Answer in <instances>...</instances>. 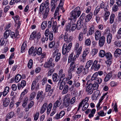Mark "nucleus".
<instances>
[{
  "mask_svg": "<svg viewBox=\"0 0 121 121\" xmlns=\"http://www.w3.org/2000/svg\"><path fill=\"white\" fill-rule=\"evenodd\" d=\"M112 36L111 34H108L107 36V42L108 44L110 43L111 41Z\"/></svg>",
  "mask_w": 121,
  "mask_h": 121,
  "instance_id": "42",
  "label": "nucleus"
},
{
  "mask_svg": "<svg viewBox=\"0 0 121 121\" xmlns=\"http://www.w3.org/2000/svg\"><path fill=\"white\" fill-rule=\"evenodd\" d=\"M86 69L84 68V66L82 65H81L78 67L76 71V73L77 74H79L81 73L83 70V73L84 74H86L88 72Z\"/></svg>",
  "mask_w": 121,
  "mask_h": 121,
  "instance_id": "4",
  "label": "nucleus"
},
{
  "mask_svg": "<svg viewBox=\"0 0 121 121\" xmlns=\"http://www.w3.org/2000/svg\"><path fill=\"white\" fill-rule=\"evenodd\" d=\"M98 62V61L97 60H95L94 61L91 67V69L92 70L94 69L95 70V69L96 67V65L97 64Z\"/></svg>",
  "mask_w": 121,
  "mask_h": 121,
  "instance_id": "55",
  "label": "nucleus"
},
{
  "mask_svg": "<svg viewBox=\"0 0 121 121\" xmlns=\"http://www.w3.org/2000/svg\"><path fill=\"white\" fill-rule=\"evenodd\" d=\"M21 75L19 74H18L15 77L14 79V80L16 82H18L21 80Z\"/></svg>",
  "mask_w": 121,
  "mask_h": 121,
  "instance_id": "39",
  "label": "nucleus"
},
{
  "mask_svg": "<svg viewBox=\"0 0 121 121\" xmlns=\"http://www.w3.org/2000/svg\"><path fill=\"white\" fill-rule=\"evenodd\" d=\"M69 101H63V105L66 107H68L69 105Z\"/></svg>",
  "mask_w": 121,
  "mask_h": 121,
  "instance_id": "57",
  "label": "nucleus"
},
{
  "mask_svg": "<svg viewBox=\"0 0 121 121\" xmlns=\"http://www.w3.org/2000/svg\"><path fill=\"white\" fill-rule=\"evenodd\" d=\"M98 115L99 116L102 117H103L105 116L106 114V112L105 113L103 111H101L97 113Z\"/></svg>",
  "mask_w": 121,
  "mask_h": 121,
  "instance_id": "58",
  "label": "nucleus"
},
{
  "mask_svg": "<svg viewBox=\"0 0 121 121\" xmlns=\"http://www.w3.org/2000/svg\"><path fill=\"white\" fill-rule=\"evenodd\" d=\"M101 35V31L97 30L95 33V39L97 41L98 40Z\"/></svg>",
  "mask_w": 121,
  "mask_h": 121,
  "instance_id": "16",
  "label": "nucleus"
},
{
  "mask_svg": "<svg viewBox=\"0 0 121 121\" xmlns=\"http://www.w3.org/2000/svg\"><path fill=\"white\" fill-rule=\"evenodd\" d=\"M51 85L47 84L45 88V91L46 92H48L49 91V94L51 95L53 92L52 89H51Z\"/></svg>",
  "mask_w": 121,
  "mask_h": 121,
  "instance_id": "18",
  "label": "nucleus"
},
{
  "mask_svg": "<svg viewBox=\"0 0 121 121\" xmlns=\"http://www.w3.org/2000/svg\"><path fill=\"white\" fill-rule=\"evenodd\" d=\"M39 83H37L36 80L32 82L31 87V90L33 91L35 89L36 90L39 89Z\"/></svg>",
  "mask_w": 121,
  "mask_h": 121,
  "instance_id": "9",
  "label": "nucleus"
},
{
  "mask_svg": "<svg viewBox=\"0 0 121 121\" xmlns=\"http://www.w3.org/2000/svg\"><path fill=\"white\" fill-rule=\"evenodd\" d=\"M105 51L104 50H101L99 52V56L100 57H103L105 56Z\"/></svg>",
  "mask_w": 121,
  "mask_h": 121,
  "instance_id": "48",
  "label": "nucleus"
},
{
  "mask_svg": "<svg viewBox=\"0 0 121 121\" xmlns=\"http://www.w3.org/2000/svg\"><path fill=\"white\" fill-rule=\"evenodd\" d=\"M28 90L27 89H25L24 90L22 93L20 97L19 98L21 100L22 99L24 95L26 94L28 92Z\"/></svg>",
  "mask_w": 121,
  "mask_h": 121,
  "instance_id": "49",
  "label": "nucleus"
},
{
  "mask_svg": "<svg viewBox=\"0 0 121 121\" xmlns=\"http://www.w3.org/2000/svg\"><path fill=\"white\" fill-rule=\"evenodd\" d=\"M11 30H6L4 33V39H7L10 35Z\"/></svg>",
  "mask_w": 121,
  "mask_h": 121,
  "instance_id": "30",
  "label": "nucleus"
},
{
  "mask_svg": "<svg viewBox=\"0 0 121 121\" xmlns=\"http://www.w3.org/2000/svg\"><path fill=\"white\" fill-rule=\"evenodd\" d=\"M82 46H80L79 48L78 49V50L77 51L76 53V57L77 58L78 57L80 54L82 52Z\"/></svg>",
  "mask_w": 121,
  "mask_h": 121,
  "instance_id": "53",
  "label": "nucleus"
},
{
  "mask_svg": "<svg viewBox=\"0 0 121 121\" xmlns=\"http://www.w3.org/2000/svg\"><path fill=\"white\" fill-rule=\"evenodd\" d=\"M97 72L95 73L93 75L91 78V80L92 81L95 80L96 78H97L98 75Z\"/></svg>",
  "mask_w": 121,
  "mask_h": 121,
  "instance_id": "56",
  "label": "nucleus"
},
{
  "mask_svg": "<svg viewBox=\"0 0 121 121\" xmlns=\"http://www.w3.org/2000/svg\"><path fill=\"white\" fill-rule=\"evenodd\" d=\"M18 35H19V32L17 31V30L15 32L11 31L10 36L12 38L14 39L16 38Z\"/></svg>",
  "mask_w": 121,
  "mask_h": 121,
  "instance_id": "19",
  "label": "nucleus"
},
{
  "mask_svg": "<svg viewBox=\"0 0 121 121\" xmlns=\"http://www.w3.org/2000/svg\"><path fill=\"white\" fill-rule=\"evenodd\" d=\"M62 103V101L61 98L60 97L54 103L53 107L55 108H56L60 105Z\"/></svg>",
  "mask_w": 121,
  "mask_h": 121,
  "instance_id": "15",
  "label": "nucleus"
},
{
  "mask_svg": "<svg viewBox=\"0 0 121 121\" xmlns=\"http://www.w3.org/2000/svg\"><path fill=\"white\" fill-rule=\"evenodd\" d=\"M26 41H25L22 44L21 47V53H23L25 52V50L26 48Z\"/></svg>",
  "mask_w": 121,
  "mask_h": 121,
  "instance_id": "27",
  "label": "nucleus"
},
{
  "mask_svg": "<svg viewBox=\"0 0 121 121\" xmlns=\"http://www.w3.org/2000/svg\"><path fill=\"white\" fill-rule=\"evenodd\" d=\"M72 73H68V76L67 78H65L64 79L65 80L68 81L70 80L72 78Z\"/></svg>",
  "mask_w": 121,
  "mask_h": 121,
  "instance_id": "52",
  "label": "nucleus"
},
{
  "mask_svg": "<svg viewBox=\"0 0 121 121\" xmlns=\"http://www.w3.org/2000/svg\"><path fill=\"white\" fill-rule=\"evenodd\" d=\"M10 102V99L9 98H7L4 99L3 101V105L4 107H6L9 104Z\"/></svg>",
  "mask_w": 121,
  "mask_h": 121,
  "instance_id": "20",
  "label": "nucleus"
},
{
  "mask_svg": "<svg viewBox=\"0 0 121 121\" xmlns=\"http://www.w3.org/2000/svg\"><path fill=\"white\" fill-rule=\"evenodd\" d=\"M52 106V103H50L47 107V113L48 115L50 112Z\"/></svg>",
  "mask_w": 121,
  "mask_h": 121,
  "instance_id": "44",
  "label": "nucleus"
},
{
  "mask_svg": "<svg viewBox=\"0 0 121 121\" xmlns=\"http://www.w3.org/2000/svg\"><path fill=\"white\" fill-rule=\"evenodd\" d=\"M48 106V104L47 103H44L42 106L40 110V112L41 114L43 113L46 110Z\"/></svg>",
  "mask_w": 121,
  "mask_h": 121,
  "instance_id": "22",
  "label": "nucleus"
},
{
  "mask_svg": "<svg viewBox=\"0 0 121 121\" xmlns=\"http://www.w3.org/2000/svg\"><path fill=\"white\" fill-rule=\"evenodd\" d=\"M70 36L67 32H66L64 35V40L66 42H69L70 41Z\"/></svg>",
  "mask_w": 121,
  "mask_h": 121,
  "instance_id": "23",
  "label": "nucleus"
},
{
  "mask_svg": "<svg viewBox=\"0 0 121 121\" xmlns=\"http://www.w3.org/2000/svg\"><path fill=\"white\" fill-rule=\"evenodd\" d=\"M100 8L98 6H97L95 8L94 11L93 15H96V20L97 23H98L100 20V17L98 15H97L100 10Z\"/></svg>",
  "mask_w": 121,
  "mask_h": 121,
  "instance_id": "7",
  "label": "nucleus"
},
{
  "mask_svg": "<svg viewBox=\"0 0 121 121\" xmlns=\"http://www.w3.org/2000/svg\"><path fill=\"white\" fill-rule=\"evenodd\" d=\"M52 79L53 81L54 82H56L59 80V77L56 73H54L53 74Z\"/></svg>",
  "mask_w": 121,
  "mask_h": 121,
  "instance_id": "31",
  "label": "nucleus"
},
{
  "mask_svg": "<svg viewBox=\"0 0 121 121\" xmlns=\"http://www.w3.org/2000/svg\"><path fill=\"white\" fill-rule=\"evenodd\" d=\"M112 77V73L111 72L108 73L105 77L104 78V81L106 82L109 81Z\"/></svg>",
  "mask_w": 121,
  "mask_h": 121,
  "instance_id": "28",
  "label": "nucleus"
},
{
  "mask_svg": "<svg viewBox=\"0 0 121 121\" xmlns=\"http://www.w3.org/2000/svg\"><path fill=\"white\" fill-rule=\"evenodd\" d=\"M12 18L14 20L16 24L15 26L17 27V30L19 29L21 25V23L20 22L18 21V22L17 20H18L19 19V17L18 15H16L15 17H12Z\"/></svg>",
  "mask_w": 121,
  "mask_h": 121,
  "instance_id": "8",
  "label": "nucleus"
},
{
  "mask_svg": "<svg viewBox=\"0 0 121 121\" xmlns=\"http://www.w3.org/2000/svg\"><path fill=\"white\" fill-rule=\"evenodd\" d=\"M9 87L8 86H6L4 89V91L3 92H1L2 93V95L3 96H6L9 92Z\"/></svg>",
  "mask_w": 121,
  "mask_h": 121,
  "instance_id": "21",
  "label": "nucleus"
},
{
  "mask_svg": "<svg viewBox=\"0 0 121 121\" xmlns=\"http://www.w3.org/2000/svg\"><path fill=\"white\" fill-rule=\"evenodd\" d=\"M47 26V23L46 21H44L42 22L41 26V28L42 30L44 29Z\"/></svg>",
  "mask_w": 121,
  "mask_h": 121,
  "instance_id": "50",
  "label": "nucleus"
},
{
  "mask_svg": "<svg viewBox=\"0 0 121 121\" xmlns=\"http://www.w3.org/2000/svg\"><path fill=\"white\" fill-rule=\"evenodd\" d=\"M80 9V7H78L71 12L70 17L72 19H76L79 17L81 13Z\"/></svg>",
  "mask_w": 121,
  "mask_h": 121,
  "instance_id": "1",
  "label": "nucleus"
},
{
  "mask_svg": "<svg viewBox=\"0 0 121 121\" xmlns=\"http://www.w3.org/2000/svg\"><path fill=\"white\" fill-rule=\"evenodd\" d=\"M75 64L74 61L72 62L70 64L69 68L74 69L75 67Z\"/></svg>",
  "mask_w": 121,
  "mask_h": 121,
  "instance_id": "63",
  "label": "nucleus"
},
{
  "mask_svg": "<svg viewBox=\"0 0 121 121\" xmlns=\"http://www.w3.org/2000/svg\"><path fill=\"white\" fill-rule=\"evenodd\" d=\"M105 56L106 58L108 59H112V56L110 52H107L105 53Z\"/></svg>",
  "mask_w": 121,
  "mask_h": 121,
  "instance_id": "51",
  "label": "nucleus"
},
{
  "mask_svg": "<svg viewBox=\"0 0 121 121\" xmlns=\"http://www.w3.org/2000/svg\"><path fill=\"white\" fill-rule=\"evenodd\" d=\"M35 95V92H33L30 95V98L29 99L30 100H32L34 98Z\"/></svg>",
  "mask_w": 121,
  "mask_h": 121,
  "instance_id": "61",
  "label": "nucleus"
},
{
  "mask_svg": "<svg viewBox=\"0 0 121 121\" xmlns=\"http://www.w3.org/2000/svg\"><path fill=\"white\" fill-rule=\"evenodd\" d=\"M94 32V28L93 26L91 27L87 34V36H89L93 34Z\"/></svg>",
  "mask_w": 121,
  "mask_h": 121,
  "instance_id": "32",
  "label": "nucleus"
},
{
  "mask_svg": "<svg viewBox=\"0 0 121 121\" xmlns=\"http://www.w3.org/2000/svg\"><path fill=\"white\" fill-rule=\"evenodd\" d=\"M52 59L51 58H50L48 61L46 62L44 64V67L48 68L54 67V64L52 63Z\"/></svg>",
  "mask_w": 121,
  "mask_h": 121,
  "instance_id": "6",
  "label": "nucleus"
},
{
  "mask_svg": "<svg viewBox=\"0 0 121 121\" xmlns=\"http://www.w3.org/2000/svg\"><path fill=\"white\" fill-rule=\"evenodd\" d=\"M60 3L59 6L56 8L54 13L55 16H56L57 14H58V10L59 9L62 10L63 13L65 12V10L63 7L64 0H60Z\"/></svg>",
  "mask_w": 121,
  "mask_h": 121,
  "instance_id": "3",
  "label": "nucleus"
},
{
  "mask_svg": "<svg viewBox=\"0 0 121 121\" xmlns=\"http://www.w3.org/2000/svg\"><path fill=\"white\" fill-rule=\"evenodd\" d=\"M56 21V19L55 17V18H52L51 19V21H48V27L49 28H50L52 26V25L53 23L54 20Z\"/></svg>",
  "mask_w": 121,
  "mask_h": 121,
  "instance_id": "25",
  "label": "nucleus"
},
{
  "mask_svg": "<svg viewBox=\"0 0 121 121\" xmlns=\"http://www.w3.org/2000/svg\"><path fill=\"white\" fill-rule=\"evenodd\" d=\"M93 60H90L87 62L85 66L86 69L88 70L89 68L90 67L91 65L92 64Z\"/></svg>",
  "mask_w": 121,
  "mask_h": 121,
  "instance_id": "38",
  "label": "nucleus"
},
{
  "mask_svg": "<svg viewBox=\"0 0 121 121\" xmlns=\"http://www.w3.org/2000/svg\"><path fill=\"white\" fill-rule=\"evenodd\" d=\"M118 7H119L116 4H114L112 8V11L114 12H115L118 11L119 9Z\"/></svg>",
  "mask_w": 121,
  "mask_h": 121,
  "instance_id": "64",
  "label": "nucleus"
},
{
  "mask_svg": "<svg viewBox=\"0 0 121 121\" xmlns=\"http://www.w3.org/2000/svg\"><path fill=\"white\" fill-rule=\"evenodd\" d=\"M92 16L93 13L91 12H90L86 17L85 19V22H89Z\"/></svg>",
  "mask_w": 121,
  "mask_h": 121,
  "instance_id": "24",
  "label": "nucleus"
},
{
  "mask_svg": "<svg viewBox=\"0 0 121 121\" xmlns=\"http://www.w3.org/2000/svg\"><path fill=\"white\" fill-rule=\"evenodd\" d=\"M49 9L47 8L43 12V17L44 18H46L47 17L49 11Z\"/></svg>",
  "mask_w": 121,
  "mask_h": 121,
  "instance_id": "34",
  "label": "nucleus"
},
{
  "mask_svg": "<svg viewBox=\"0 0 121 121\" xmlns=\"http://www.w3.org/2000/svg\"><path fill=\"white\" fill-rule=\"evenodd\" d=\"M105 12L104 14V20L105 21H106L108 18L110 14V13L108 10Z\"/></svg>",
  "mask_w": 121,
  "mask_h": 121,
  "instance_id": "35",
  "label": "nucleus"
},
{
  "mask_svg": "<svg viewBox=\"0 0 121 121\" xmlns=\"http://www.w3.org/2000/svg\"><path fill=\"white\" fill-rule=\"evenodd\" d=\"M65 112L64 111H61L59 114H57L55 116V118L56 119H59L64 116L65 114Z\"/></svg>",
  "mask_w": 121,
  "mask_h": 121,
  "instance_id": "17",
  "label": "nucleus"
},
{
  "mask_svg": "<svg viewBox=\"0 0 121 121\" xmlns=\"http://www.w3.org/2000/svg\"><path fill=\"white\" fill-rule=\"evenodd\" d=\"M53 22L54 23L52 25V30L54 33L57 32L58 30V26H57V22L55 20Z\"/></svg>",
  "mask_w": 121,
  "mask_h": 121,
  "instance_id": "14",
  "label": "nucleus"
},
{
  "mask_svg": "<svg viewBox=\"0 0 121 121\" xmlns=\"http://www.w3.org/2000/svg\"><path fill=\"white\" fill-rule=\"evenodd\" d=\"M60 56L61 54L59 52H58V49H56L54 50L53 52L52 56L53 58L55 57L56 62H58L60 59Z\"/></svg>",
  "mask_w": 121,
  "mask_h": 121,
  "instance_id": "5",
  "label": "nucleus"
},
{
  "mask_svg": "<svg viewBox=\"0 0 121 121\" xmlns=\"http://www.w3.org/2000/svg\"><path fill=\"white\" fill-rule=\"evenodd\" d=\"M91 85L93 86L92 87L93 89L94 90H95L97 89L99 86V85L98 84L96 83H95L93 84L91 83Z\"/></svg>",
  "mask_w": 121,
  "mask_h": 121,
  "instance_id": "60",
  "label": "nucleus"
},
{
  "mask_svg": "<svg viewBox=\"0 0 121 121\" xmlns=\"http://www.w3.org/2000/svg\"><path fill=\"white\" fill-rule=\"evenodd\" d=\"M115 17V15L113 14H111L110 16L109 22L110 24L112 23L114 20Z\"/></svg>",
  "mask_w": 121,
  "mask_h": 121,
  "instance_id": "46",
  "label": "nucleus"
},
{
  "mask_svg": "<svg viewBox=\"0 0 121 121\" xmlns=\"http://www.w3.org/2000/svg\"><path fill=\"white\" fill-rule=\"evenodd\" d=\"M48 36H43L41 39V41L42 43H44L45 41H47L48 39Z\"/></svg>",
  "mask_w": 121,
  "mask_h": 121,
  "instance_id": "62",
  "label": "nucleus"
},
{
  "mask_svg": "<svg viewBox=\"0 0 121 121\" xmlns=\"http://www.w3.org/2000/svg\"><path fill=\"white\" fill-rule=\"evenodd\" d=\"M89 99V97H86L85 99L82 100L80 103L82 106L85 105L86 103H88L87 102Z\"/></svg>",
  "mask_w": 121,
  "mask_h": 121,
  "instance_id": "37",
  "label": "nucleus"
},
{
  "mask_svg": "<svg viewBox=\"0 0 121 121\" xmlns=\"http://www.w3.org/2000/svg\"><path fill=\"white\" fill-rule=\"evenodd\" d=\"M45 7L44 5V3H42L40 5V8L39 11L40 13H42L43 12L44 9Z\"/></svg>",
  "mask_w": 121,
  "mask_h": 121,
  "instance_id": "47",
  "label": "nucleus"
},
{
  "mask_svg": "<svg viewBox=\"0 0 121 121\" xmlns=\"http://www.w3.org/2000/svg\"><path fill=\"white\" fill-rule=\"evenodd\" d=\"M39 113L38 112H36L34 114V120L36 121L38 119L39 115Z\"/></svg>",
  "mask_w": 121,
  "mask_h": 121,
  "instance_id": "54",
  "label": "nucleus"
},
{
  "mask_svg": "<svg viewBox=\"0 0 121 121\" xmlns=\"http://www.w3.org/2000/svg\"><path fill=\"white\" fill-rule=\"evenodd\" d=\"M83 24V21L78 20L77 22L76 25L77 29L78 30L80 29L82 26Z\"/></svg>",
  "mask_w": 121,
  "mask_h": 121,
  "instance_id": "29",
  "label": "nucleus"
},
{
  "mask_svg": "<svg viewBox=\"0 0 121 121\" xmlns=\"http://www.w3.org/2000/svg\"><path fill=\"white\" fill-rule=\"evenodd\" d=\"M43 92L42 91L38 92L36 97V99L38 100L40 99L41 101H42L44 97V96L43 95Z\"/></svg>",
  "mask_w": 121,
  "mask_h": 121,
  "instance_id": "12",
  "label": "nucleus"
},
{
  "mask_svg": "<svg viewBox=\"0 0 121 121\" xmlns=\"http://www.w3.org/2000/svg\"><path fill=\"white\" fill-rule=\"evenodd\" d=\"M108 6L107 5H106V4L103 1L100 4V8L101 9H104V11H107L108 10Z\"/></svg>",
  "mask_w": 121,
  "mask_h": 121,
  "instance_id": "26",
  "label": "nucleus"
},
{
  "mask_svg": "<svg viewBox=\"0 0 121 121\" xmlns=\"http://www.w3.org/2000/svg\"><path fill=\"white\" fill-rule=\"evenodd\" d=\"M37 35V32L35 31L32 33L30 38V40H32L36 38V36Z\"/></svg>",
  "mask_w": 121,
  "mask_h": 121,
  "instance_id": "33",
  "label": "nucleus"
},
{
  "mask_svg": "<svg viewBox=\"0 0 121 121\" xmlns=\"http://www.w3.org/2000/svg\"><path fill=\"white\" fill-rule=\"evenodd\" d=\"M14 112H11L8 114L6 116V118L7 119H9L12 118L14 115Z\"/></svg>",
  "mask_w": 121,
  "mask_h": 121,
  "instance_id": "43",
  "label": "nucleus"
},
{
  "mask_svg": "<svg viewBox=\"0 0 121 121\" xmlns=\"http://www.w3.org/2000/svg\"><path fill=\"white\" fill-rule=\"evenodd\" d=\"M91 41L90 39H88L85 41V45L87 46H90L91 44Z\"/></svg>",
  "mask_w": 121,
  "mask_h": 121,
  "instance_id": "59",
  "label": "nucleus"
},
{
  "mask_svg": "<svg viewBox=\"0 0 121 121\" xmlns=\"http://www.w3.org/2000/svg\"><path fill=\"white\" fill-rule=\"evenodd\" d=\"M92 86L91 84H90L87 87L86 91L88 94H91L93 92L94 90L92 87Z\"/></svg>",
  "mask_w": 121,
  "mask_h": 121,
  "instance_id": "11",
  "label": "nucleus"
},
{
  "mask_svg": "<svg viewBox=\"0 0 121 121\" xmlns=\"http://www.w3.org/2000/svg\"><path fill=\"white\" fill-rule=\"evenodd\" d=\"M89 52V48H86L84 51L82 57L84 58L88 54Z\"/></svg>",
  "mask_w": 121,
  "mask_h": 121,
  "instance_id": "45",
  "label": "nucleus"
},
{
  "mask_svg": "<svg viewBox=\"0 0 121 121\" xmlns=\"http://www.w3.org/2000/svg\"><path fill=\"white\" fill-rule=\"evenodd\" d=\"M105 39L104 36H102L99 39V44L100 47L103 46L104 45Z\"/></svg>",
  "mask_w": 121,
  "mask_h": 121,
  "instance_id": "13",
  "label": "nucleus"
},
{
  "mask_svg": "<svg viewBox=\"0 0 121 121\" xmlns=\"http://www.w3.org/2000/svg\"><path fill=\"white\" fill-rule=\"evenodd\" d=\"M70 98V95L69 94H67L64 96L63 101H69Z\"/></svg>",
  "mask_w": 121,
  "mask_h": 121,
  "instance_id": "40",
  "label": "nucleus"
},
{
  "mask_svg": "<svg viewBox=\"0 0 121 121\" xmlns=\"http://www.w3.org/2000/svg\"><path fill=\"white\" fill-rule=\"evenodd\" d=\"M72 43H70L67 46L66 43L63 44L62 48V53L64 55L68 53L72 47Z\"/></svg>",
  "mask_w": 121,
  "mask_h": 121,
  "instance_id": "2",
  "label": "nucleus"
},
{
  "mask_svg": "<svg viewBox=\"0 0 121 121\" xmlns=\"http://www.w3.org/2000/svg\"><path fill=\"white\" fill-rule=\"evenodd\" d=\"M100 94L99 90H97L95 91L91 97V99L93 100H96L99 96H100Z\"/></svg>",
  "mask_w": 121,
  "mask_h": 121,
  "instance_id": "10",
  "label": "nucleus"
},
{
  "mask_svg": "<svg viewBox=\"0 0 121 121\" xmlns=\"http://www.w3.org/2000/svg\"><path fill=\"white\" fill-rule=\"evenodd\" d=\"M121 54V49L119 48H117L115 50L114 52V54L116 56H119Z\"/></svg>",
  "mask_w": 121,
  "mask_h": 121,
  "instance_id": "41",
  "label": "nucleus"
},
{
  "mask_svg": "<svg viewBox=\"0 0 121 121\" xmlns=\"http://www.w3.org/2000/svg\"><path fill=\"white\" fill-rule=\"evenodd\" d=\"M69 88V86L67 85H65L63 89L62 94H64L67 93L68 91Z\"/></svg>",
  "mask_w": 121,
  "mask_h": 121,
  "instance_id": "36",
  "label": "nucleus"
}]
</instances>
